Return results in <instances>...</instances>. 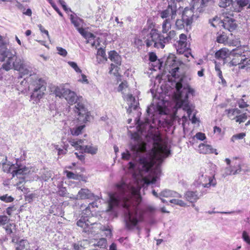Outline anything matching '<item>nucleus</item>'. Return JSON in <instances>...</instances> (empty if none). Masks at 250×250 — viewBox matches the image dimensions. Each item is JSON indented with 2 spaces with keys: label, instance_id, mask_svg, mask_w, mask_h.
Segmentation results:
<instances>
[{
  "label": "nucleus",
  "instance_id": "1",
  "mask_svg": "<svg viewBox=\"0 0 250 250\" xmlns=\"http://www.w3.org/2000/svg\"><path fill=\"white\" fill-rule=\"evenodd\" d=\"M116 187L121 197L119 199L116 197L115 193L109 194L108 210H111L114 208L118 207L121 201L123 207L126 210L125 213L126 227L128 229H133L139 221H143L144 220L143 214L140 215L139 219L137 218L136 216L138 206L141 200L139 190L125 182L117 184Z\"/></svg>",
  "mask_w": 250,
  "mask_h": 250
},
{
  "label": "nucleus",
  "instance_id": "2",
  "mask_svg": "<svg viewBox=\"0 0 250 250\" xmlns=\"http://www.w3.org/2000/svg\"><path fill=\"white\" fill-rule=\"evenodd\" d=\"M151 158L141 157L139 159V163L142 165L143 169L147 172L154 165V160L162 162L163 159L168 156L170 150L165 143L154 142L151 149Z\"/></svg>",
  "mask_w": 250,
  "mask_h": 250
},
{
  "label": "nucleus",
  "instance_id": "3",
  "mask_svg": "<svg viewBox=\"0 0 250 250\" xmlns=\"http://www.w3.org/2000/svg\"><path fill=\"white\" fill-rule=\"evenodd\" d=\"M175 36L176 32L174 30L169 31L165 36L158 29L153 28L146 36L143 37V39L147 47L153 45L155 48L164 49L166 44L169 43Z\"/></svg>",
  "mask_w": 250,
  "mask_h": 250
},
{
  "label": "nucleus",
  "instance_id": "4",
  "mask_svg": "<svg viewBox=\"0 0 250 250\" xmlns=\"http://www.w3.org/2000/svg\"><path fill=\"white\" fill-rule=\"evenodd\" d=\"M45 82L41 78L36 79L30 84L32 92L30 95V100L33 104H37L42 99L46 90Z\"/></svg>",
  "mask_w": 250,
  "mask_h": 250
},
{
  "label": "nucleus",
  "instance_id": "5",
  "mask_svg": "<svg viewBox=\"0 0 250 250\" xmlns=\"http://www.w3.org/2000/svg\"><path fill=\"white\" fill-rule=\"evenodd\" d=\"M223 16L224 17L223 20H220L217 17L214 18L210 21L211 24L215 27L216 25L214 22L217 23H222L224 28L229 31L232 32L235 30L237 27V24L236 21L233 18V12H223Z\"/></svg>",
  "mask_w": 250,
  "mask_h": 250
},
{
  "label": "nucleus",
  "instance_id": "6",
  "mask_svg": "<svg viewBox=\"0 0 250 250\" xmlns=\"http://www.w3.org/2000/svg\"><path fill=\"white\" fill-rule=\"evenodd\" d=\"M55 95L60 98H64L69 104H77L79 101L76 93L63 86H57L54 91Z\"/></svg>",
  "mask_w": 250,
  "mask_h": 250
},
{
  "label": "nucleus",
  "instance_id": "7",
  "mask_svg": "<svg viewBox=\"0 0 250 250\" xmlns=\"http://www.w3.org/2000/svg\"><path fill=\"white\" fill-rule=\"evenodd\" d=\"M195 18L194 12L189 9L185 8L183 11L182 19H177L175 22V25L178 29H183L186 27L190 28L191 24Z\"/></svg>",
  "mask_w": 250,
  "mask_h": 250
},
{
  "label": "nucleus",
  "instance_id": "8",
  "mask_svg": "<svg viewBox=\"0 0 250 250\" xmlns=\"http://www.w3.org/2000/svg\"><path fill=\"white\" fill-rule=\"evenodd\" d=\"M74 111L77 115V120L79 122L85 124L89 121L90 113L83 103L80 101L77 102L74 107Z\"/></svg>",
  "mask_w": 250,
  "mask_h": 250
},
{
  "label": "nucleus",
  "instance_id": "9",
  "mask_svg": "<svg viewBox=\"0 0 250 250\" xmlns=\"http://www.w3.org/2000/svg\"><path fill=\"white\" fill-rule=\"evenodd\" d=\"M180 63L176 60L174 55H169L166 61L165 68L167 69L171 76L175 78H178L179 75L177 74L179 70Z\"/></svg>",
  "mask_w": 250,
  "mask_h": 250
},
{
  "label": "nucleus",
  "instance_id": "10",
  "mask_svg": "<svg viewBox=\"0 0 250 250\" xmlns=\"http://www.w3.org/2000/svg\"><path fill=\"white\" fill-rule=\"evenodd\" d=\"M177 53L183 54L187 52L189 46L187 42V36L185 34H181L179 35V39L174 44Z\"/></svg>",
  "mask_w": 250,
  "mask_h": 250
},
{
  "label": "nucleus",
  "instance_id": "11",
  "mask_svg": "<svg viewBox=\"0 0 250 250\" xmlns=\"http://www.w3.org/2000/svg\"><path fill=\"white\" fill-rule=\"evenodd\" d=\"M13 68L20 71L21 75H28L30 73L29 70L26 68L23 60L18 58L15 55H14Z\"/></svg>",
  "mask_w": 250,
  "mask_h": 250
},
{
  "label": "nucleus",
  "instance_id": "12",
  "mask_svg": "<svg viewBox=\"0 0 250 250\" xmlns=\"http://www.w3.org/2000/svg\"><path fill=\"white\" fill-rule=\"evenodd\" d=\"M77 225L83 229V231L88 234L95 232V231L93 230V226L95 225V223H90L85 216H82L81 219L77 221Z\"/></svg>",
  "mask_w": 250,
  "mask_h": 250
},
{
  "label": "nucleus",
  "instance_id": "13",
  "mask_svg": "<svg viewBox=\"0 0 250 250\" xmlns=\"http://www.w3.org/2000/svg\"><path fill=\"white\" fill-rule=\"evenodd\" d=\"M237 158L234 159L232 160V163L234 164V166H230V160L229 158H226L225 159V162H226L227 165L230 166L229 168L228 169L229 172H228V173L229 175H235L241 171V163L239 161L238 162H237Z\"/></svg>",
  "mask_w": 250,
  "mask_h": 250
},
{
  "label": "nucleus",
  "instance_id": "14",
  "mask_svg": "<svg viewBox=\"0 0 250 250\" xmlns=\"http://www.w3.org/2000/svg\"><path fill=\"white\" fill-rule=\"evenodd\" d=\"M250 48L248 45H243L237 47L232 50V54H234L237 58H246L249 56Z\"/></svg>",
  "mask_w": 250,
  "mask_h": 250
},
{
  "label": "nucleus",
  "instance_id": "15",
  "mask_svg": "<svg viewBox=\"0 0 250 250\" xmlns=\"http://www.w3.org/2000/svg\"><path fill=\"white\" fill-rule=\"evenodd\" d=\"M198 150L200 153L204 154L212 153L218 154L216 149L213 148L211 145L204 143H201L199 145Z\"/></svg>",
  "mask_w": 250,
  "mask_h": 250
},
{
  "label": "nucleus",
  "instance_id": "16",
  "mask_svg": "<svg viewBox=\"0 0 250 250\" xmlns=\"http://www.w3.org/2000/svg\"><path fill=\"white\" fill-rule=\"evenodd\" d=\"M235 1L234 0H220L218 2V5L220 7L227 8L230 7L231 12H239V9L235 7Z\"/></svg>",
  "mask_w": 250,
  "mask_h": 250
},
{
  "label": "nucleus",
  "instance_id": "17",
  "mask_svg": "<svg viewBox=\"0 0 250 250\" xmlns=\"http://www.w3.org/2000/svg\"><path fill=\"white\" fill-rule=\"evenodd\" d=\"M233 58H232L230 63L232 65L236 66L240 64H250V59L249 58H237L234 54H231Z\"/></svg>",
  "mask_w": 250,
  "mask_h": 250
},
{
  "label": "nucleus",
  "instance_id": "18",
  "mask_svg": "<svg viewBox=\"0 0 250 250\" xmlns=\"http://www.w3.org/2000/svg\"><path fill=\"white\" fill-rule=\"evenodd\" d=\"M77 196V199H93L94 197V194L87 188H81L78 192Z\"/></svg>",
  "mask_w": 250,
  "mask_h": 250
},
{
  "label": "nucleus",
  "instance_id": "19",
  "mask_svg": "<svg viewBox=\"0 0 250 250\" xmlns=\"http://www.w3.org/2000/svg\"><path fill=\"white\" fill-rule=\"evenodd\" d=\"M186 200L190 203H194L199 199L198 193L197 191H187L184 194Z\"/></svg>",
  "mask_w": 250,
  "mask_h": 250
},
{
  "label": "nucleus",
  "instance_id": "20",
  "mask_svg": "<svg viewBox=\"0 0 250 250\" xmlns=\"http://www.w3.org/2000/svg\"><path fill=\"white\" fill-rule=\"evenodd\" d=\"M232 54V51H230L226 48H223L215 53V57L218 60L225 61Z\"/></svg>",
  "mask_w": 250,
  "mask_h": 250
},
{
  "label": "nucleus",
  "instance_id": "21",
  "mask_svg": "<svg viewBox=\"0 0 250 250\" xmlns=\"http://www.w3.org/2000/svg\"><path fill=\"white\" fill-rule=\"evenodd\" d=\"M96 61L98 63L101 64L106 62L107 60L105 50L104 48L100 47L98 49L96 54Z\"/></svg>",
  "mask_w": 250,
  "mask_h": 250
},
{
  "label": "nucleus",
  "instance_id": "22",
  "mask_svg": "<svg viewBox=\"0 0 250 250\" xmlns=\"http://www.w3.org/2000/svg\"><path fill=\"white\" fill-rule=\"evenodd\" d=\"M108 58L114 62L116 65H121L122 62L121 57L115 50H112L108 52Z\"/></svg>",
  "mask_w": 250,
  "mask_h": 250
},
{
  "label": "nucleus",
  "instance_id": "23",
  "mask_svg": "<svg viewBox=\"0 0 250 250\" xmlns=\"http://www.w3.org/2000/svg\"><path fill=\"white\" fill-rule=\"evenodd\" d=\"M14 61V55L7 57V59L2 64L0 70L3 69L6 71H8L13 68V61Z\"/></svg>",
  "mask_w": 250,
  "mask_h": 250
},
{
  "label": "nucleus",
  "instance_id": "24",
  "mask_svg": "<svg viewBox=\"0 0 250 250\" xmlns=\"http://www.w3.org/2000/svg\"><path fill=\"white\" fill-rule=\"evenodd\" d=\"M79 32L85 39L87 40L86 43H89L91 40H94L95 36L92 33L89 32L85 30L83 27H80L77 29Z\"/></svg>",
  "mask_w": 250,
  "mask_h": 250
},
{
  "label": "nucleus",
  "instance_id": "25",
  "mask_svg": "<svg viewBox=\"0 0 250 250\" xmlns=\"http://www.w3.org/2000/svg\"><path fill=\"white\" fill-rule=\"evenodd\" d=\"M225 113L230 119L233 120L235 119L237 114L241 113V111L238 108H231L225 110Z\"/></svg>",
  "mask_w": 250,
  "mask_h": 250
},
{
  "label": "nucleus",
  "instance_id": "26",
  "mask_svg": "<svg viewBox=\"0 0 250 250\" xmlns=\"http://www.w3.org/2000/svg\"><path fill=\"white\" fill-rule=\"evenodd\" d=\"M119 65H115L113 63H111L109 68V73L110 74H113L114 76L119 79L121 81V75L119 73L120 68L119 67Z\"/></svg>",
  "mask_w": 250,
  "mask_h": 250
},
{
  "label": "nucleus",
  "instance_id": "27",
  "mask_svg": "<svg viewBox=\"0 0 250 250\" xmlns=\"http://www.w3.org/2000/svg\"><path fill=\"white\" fill-rule=\"evenodd\" d=\"M131 150L136 153H144L146 151V144L144 142L132 146Z\"/></svg>",
  "mask_w": 250,
  "mask_h": 250
},
{
  "label": "nucleus",
  "instance_id": "28",
  "mask_svg": "<svg viewBox=\"0 0 250 250\" xmlns=\"http://www.w3.org/2000/svg\"><path fill=\"white\" fill-rule=\"evenodd\" d=\"M68 142L72 146L74 147L76 150H80L81 151V149L83 148V146L81 145L83 143V140L82 139L76 140L73 139H68Z\"/></svg>",
  "mask_w": 250,
  "mask_h": 250
},
{
  "label": "nucleus",
  "instance_id": "29",
  "mask_svg": "<svg viewBox=\"0 0 250 250\" xmlns=\"http://www.w3.org/2000/svg\"><path fill=\"white\" fill-rule=\"evenodd\" d=\"M160 195L163 197H178V198H181L182 195L171 190H164L162 191Z\"/></svg>",
  "mask_w": 250,
  "mask_h": 250
},
{
  "label": "nucleus",
  "instance_id": "30",
  "mask_svg": "<svg viewBox=\"0 0 250 250\" xmlns=\"http://www.w3.org/2000/svg\"><path fill=\"white\" fill-rule=\"evenodd\" d=\"M98 150V148L96 146H83V148L81 149V151L82 153H90L91 154H95Z\"/></svg>",
  "mask_w": 250,
  "mask_h": 250
},
{
  "label": "nucleus",
  "instance_id": "31",
  "mask_svg": "<svg viewBox=\"0 0 250 250\" xmlns=\"http://www.w3.org/2000/svg\"><path fill=\"white\" fill-rule=\"evenodd\" d=\"M85 127V125H83L75 127L70 128L69 129L70 132L72 135L77 136L82 133L83 130Z\"/></svg>",
  "mask_w": 250,
  "mask_h": 250
},
{
  "label": "nucleus",
  "instance_id": "32",
  "mask_svg": "<svg viewBox=\"0 0 250 250\" xmlns=\"http://www.w3.org/2000/svg\"><path fill=\"white\" fill-rule=\"evenodd\" d=\"M168 9V16L170 17L171 20L175 18L177 15V6L176 4H168L167 8Z\"/></svg>",
  "mask_w": 250,
  "mask_h": 250
},
{
  "label": "nucleus",
  "instance_id": "33",
  "mask_svg": "<svg viewBox=\"0 0 250 250\" xmlns=\"http://www.w3.org/2000/svg\"><path fill=\"white\" fill-rule=\"evenodd\" d=\"M228 40L227 35L223 32L222 33L219 34L216 38V42L219 43L226 44Z\"/></svg>",
  "mask_w": 250,
  "mask_h": 250
},
{
  "label": "nucleus",
  "instance_id": "34",
  "mask_svg": "<svg viewBox=\"0 0 250 250\" xmlns=\"http://www.w3.org/2000/svg\"><path fill=\"white\" fill-rule=\"evenodd\" d=\"M171 28L169 19H166L162 23V31L163 34L167 33Z\"/></svg>",
  "mask_w": 250,
  "mask_h": 250
},
{
  "label": "nucleus",
  "instance_id": "35",
  "mask_svg": "<svg viewBox=\"0 0 250 250\" xmlns=\"http://www.w3.org/2000/svg\"><path fill=\"white\" fill-rule=\"evenodd\" d=\"M248 118V115L247 113H243L242 114H237L235 121L237 123L241 124L245 122Z\"/></svg>",
  "mask_w": 250,
  "mask_h": 250
},
{
  "label": "nucleus",
  "instance_id": "36",
  "mask_svg": "<svg viewBox=\"0 0 250 250\" xmlns=\"http://www.w3.org/2000/svg\"><path fill=\"white\" fill-rule=\"evenodd\" d=\"M234 1H235L234 6L239 9V11L242 7L246 6L248 4V0H234Z\"/></svg>",
  "mask_w": 250,
  "mask_h": 250
},
{
  "label": "nucleus",
  "instance_id": "37",
  "mask_svg": "<svg viewBox=\"0 0 250 250\" xmlns=\"http://www.w3.org/2000/svg\"><path fill=\"white\" fill-rule=\"evenodd\" d=\"M128 88V83L126 81H124L119 85L118 91L121 92L122 94H125V92Z\"/></svg>",
  "mask_w": 250,
  "mask_h": 250
},
{
  "label": "nucleus",
  "instance_id": "38",
  "mask_svg": "<svg viewBox=\"0 0 250 250\" xmlns=\"http://www.w3.org/2000/svg\"><path fill=\"white\" fill-rule=\"evenodd\" d=\"M208 181V183H205L204 184V187H209L210 186H215L216 185V181L214 179V176H208V180H204L203 181L206 182Z\"/></svg>",
  "mask_w": 250,
  "mask_h": 250
},
{
  "label": "nucleus",
  "instance_id": "39",
  "mask_svg": "<svg viewBox=\"0 0 250 250\" xmlns=\"http://www.w3.org/2000/svg\"><path fill=\"white\" fill-rule=\"evenodd\" d=\"M70 20L71 23L73 24L77 29L81 27V20L79 18L72 16Z\"/></svg>",
  "mask_w": 250,
  "mask_h": 250
},
{
  "label": "nucleus",
  "instance_id": "40",
  "mask_svg": "<svg viewBox=\"0 0 250 250\" xmlns=\"http://www.w3.org/2000/svg\"><path fill=\"white\" fill-rule=\"evenodd\" d=\"M182 93H180L178 96V99H179L180 101L177 103V104H179V106L180 107H181V106L184 105L185 104H187V102L188 101V93L186 94L184 100H182Z\"/></svg>",
  "mask_w": 250,
  "mask_h": 250
},
{
  "label": "nucleus",
  "instance_id": "41",
  "mask_svg": "<svg viewBox=\"0 0 250 250\" xmlns=\"http://www.w3.org/2000/svg\"><path fill=\"white\" fill-rule=\"evenodd\" d=\"M0 200L2 201L5 202V203H11L14 201V199L11 196H8L7 194H5L2 196H0Z\"/></svg>",
  "mask_w": 250,
  "mask_h": 250
},
{
  "label": "nucleus",
  "instance_id": "42",
  "mask_svg": "<svg viewBox=\"0 0 250 250\" xmlns=\"http://www.w3.org/2000/svg\"><path fill=\"white\" fill-rule=\"evenodd\" d=\"M92 211L91 210L90 206H88L85 209H84L82 212V216H85V218H87L92 215Z\"/></svg>",
  "mask_w": 250,
  "mask_h": 250
},
{
  "label": "nucleus",
  "instance_id": "43",
  "mask_svg": "<svg viewBox=\"0 0 250 250\" xmlns=\"http://www.w3.org/2000/svg\"><path fill=\"white\" fill-rule=\"evenodd\" d=\"M10 219L6 215H0V225L4 226L7 224Z\"/></svg>",
  "mask_w": 250,
  "mask_h": 250
},
{
  "label": "nucleus",
  "instance_id": "44",
  "mask_svg": "<svg viewBox=\"0 0 250 250\" xmlns=\"http://www.w3.org/2000/svg\"><path fill=\"white\" fill-rule=\"evenodd\" d=\"M25 240H21L17 243V246L16 248V250H24L25 248Z\"/></svg>",
  "mask_w": 250,
  "mask_h": 250
},
{
  "label": "nucleus",
  "instance_id": "45",
  "mask_svg": "<svg viewBox=\"0 0 250 250\" xmlns=\"http://www.w3.org/2000/svg\"><path fill=\"white\" fill-rule=\"evenodd\" d=\"M124 98L125 99V100L128 104L131 105L135 102V98L131 94H127L126 96H125V97Z\"/></svg>",
  "mask_w": 250,
  "mask_h": 250
},
{
  "label": "nucleus",
  "instance_id": "46",
  "mask_svg": "<svg viewBox=\"0 0 250 250\" xmlns=\"http://www.w3.org/2000/svg\"><path fill=\"white\" fill-rule=\"evenodd\" d=\"M26 170V168H18L12 172V176L14 177L20 174H23Z\"/></svg>",
  "mask_w": 250,
  "mask_h": 250
},
{
  "label": "nucleus",
  "instance_id": "47",
  "mask_svg": "<svg viewBox=\"0 0 250 250\" xmlns=\"http://www.w3.org/2000/svg\"><path fill=\"white\" fill-rule=\"evenodd\" d=\"M68 63L72 68H73L75 70V71L76 72L79 73H82L81 69L78 67V66L77 65V63L75 62L70 61L68 62Z\"/></svg>",
  "mask_w": 250,
  "mask_h": 250
},
{
  "label": "nucleus",
  "instance_id": "48",
  "mask_svg": "<svg viewBox=\"0 0 250 250\" xmlns=\"http://www.w3.org/2000/svg\"><path fill=\"white\" fill-rule=\"evenodd\" d=\"M64 173L66 174V177L68 179H77L78 177V175L74 174L72 172L65 170L64 171Z\"/></svg>",
  "mask_w": 250,
  "mask_h": 250
},
{
  "label": "nucleus",
  "instance_id": "49",
  "mask_svg": "<svg viewBox=\"0 0 250 250\" xmlns=\"http://www.w3.org/2000/svg\"><path fill=\"white\" fill-rule=\"evenodd\" d=\"M237 103L240 108L248 107L249 105L243 99H240L237 101Z\"/></svg>",
  "mask_w": 250,
  "mask_h": 250
},
{
  "label": "nucleus",
  "instance_id": "50",
  "mask_svg": "<svg viewBox=\"0 0 250 250\" xmlns=\"http://www.w3.org/2000/svg\"><path fill=\"white\" fill-rule=\"evenodd\" d=\"M107 243L106 239L104 238H100L97 242L96 246L98 247H105Z\"/></svg>",
  "mask_w": 250,
  "mask_h": 250
},
{
  "label": "nucleus",
  "instance_id": "51",
  "mask_svg": "<svg viewBox=\"0 0 250 250\" xmlns=\"http://www.w3.org/2000/svg\"><path fill=\"white\" fill-rule=\"evenodd\" d=\"M13 225L14 226V227H16V225L15 224L10 223L8 224L5 227H4V229L7 234H11L13 233V230L11 228Z\"/></svg>",
  "mask_w": 250,
  "mask_h": 250
},
{
  "label": "nucleus",
  "instance_id": "52",
  "mask_svg": "<svg viewBox=\"0 0 250 250\" xmlns=\"http://www.w3.org/2000/svg\"><path fill=\"white\" fill-rule=\"evenodd\" d=\"M16 209H17V208L15 207V206H10V207H8L6 209V212L7 214L8 215H9V216H10L12 215L13 212L14 211H15V210H16Z\"/></svg>",
  "mask_w": 250,
  "mask_h": 250
},
{
  "label": "nucleus",
  "instance_id": "53",
  "mask_svg": "<svg viewBox=\"0 0 250 250\" xmlns=\"http://www.w3.org/2000/svg\"><path fill=\"white\" fill-rule=\"evenodd\" d=\"M242 238L244 241H245L249 245H250V237L246 231H244L243 232Z\"/></svg>",
  "mask_w": 250,
  "mask_h": 250
},
{
  "label": "nucleus",
  "instance_id": "54",
  "mask_svg": "<svg viewBox=\"0 0 250 250\" xmlns=\"http://www.w3.org/2000/svg\"><path fill=\"white\" fill-rule=\"evenodd\" d=\"M57 50L58 51V54L63 57L66 56L67 54V52L65 49H63L61 47H57Z\"/></svg>",
  "mask_w": 250,
  "mask_h": 250
},
{
  "label": "nucleus",
  "instance_id": "55",
  "mask_svg": "<svg viewBox=\"0 0 250 250\" xmlns=\"http://www.w3.org/2000/svg\"><path fill=\"white\" fill-rule=\"evenodd\" d=\"M196 138L199 140L204 141L206 139V136L205 133L202 132H198L195 135Z\"/></svg>",
  "mask_w": 250,
  "mask_h": 250
},
{
  "label": "nucleus",
  "instance_id": "56",
  "mask_svg": "<svg viewBox=\"0 0 250 250\" xmlns=\"http://www.w3.org/2000/svg\"><path fill=\"white\" fill-rule=\"evenodd\" d=\"M9 52L3 51L0 53V62H3L8 56Z\"/></svg>",
  "mask_w": 250,
  "mask_h": 250
},
{
  "label": "nucleus",
  "instance_id": "57",
  "mask_svg": "<svg viewBox=\"0 0 250 250\" xmlns=\"http://www.w3.org/2000/svg\"><path fill=\"white\" fill-rule=\"evenodd\" d=\"M157 59V56L154 52L149 53V60L151 62H155Z\"/></svg>",
  "mask_w": 250,
  "mask_h": 250
},
{
  "label": "nucleus",
  "instance_id": "58",
  "mask_svg": "<svg viewBox=\"0 0 250 250\" xmlns=\"http://www.w3.org/2000/svg\"><path fill=\"white\" fill-rule=\"evenodd\" d=\"M168 9H165L160 12V16L162 19H166L168 17Z\"/></svg>",
  "mask_w": 250,
  "mask_h": 250
},
{
  "label": "nucleus",
  "instance_id": "59",
  "mask_svg": "<svg viewBox=\"0 0 250 250\" xmlns=\"http://www.w3.org/2000/svg\"><path fill=\"white\" fill-rule=\"evenodd\" d=\"M7 161V157L5 155L0 154V165H4Z\"/></svg>",
  "mask_w": 250,
  "mask_h": 250
},
{
  "label": "nucleus",
  "instance_id": "60",
  "mask_svg": "<svg viewBox=\"0 0 250 250\" xmlns=\"http://www.w3.org/2000/svg\"><path fill=\"white\" fill-rule=\"evenodd\" d=\"M210 1H213L214 2V0H201V8H204L206 6H207L208 3Z\"/></svg>",
  "mask_w": 250,
  "mask_h": 250
},
{
  "label": "nucleus",
  "instance_id": "61",
  "mask_svg": "<svg viewBox=\"0 0 250 250\" xmlns=\"http://www.w3.org/2000/svg\"><path fill=\"white\" fill-rule=\"evenodd\" d=\"M38 27L42 33L46 34L47 37H49L48 31L47 30L45 29L44 28L41 24L39 25Z\"/></svg>",
  "mask_w": 250,
  "mask_h": 250
},
{
  "label": "nucleus",
  "instance_id": "62",
  "mask_svg": "<svg viewBox=\"0 0 250 250\" xmlns=\"http://www.w3.org/2000/svg\"><path fill=\"white\" fill-rule=\"evenodd\" d=\"M122 157L123 159L128 160L130 158V154L128 151H127L126 153L124 152L122 154Z\"/></svg>",
  "mask_w": 250,
  "mask_h": 250
},
{
  "label": "nucleus",
  "instance_id": "63",
  "mask_svg": "<svg viewBox=\"0 0 250 250\" xmlns=\"http://www.w3.org/2000/svg\"><path fill=\"white\" fill-rule=\"evenodd\" d=\"M56 149L58 150V154L59 155H64V154H65L66 153V149H65V150H63V149L60 148H58V146L57 145L55 147Z\"/></svg>",
  "mask_w": 250,
  "mask_h": 250
},
{
  "label": "nucleus",
  "instance_id": "64",
  "mask_svg": "<svg viewBox=\"0 0 250 250\" xmlns=\"http://www.w3.org/2000/svg\"><path fill=\"white\" fill-rule=\"evenodd\" d=\"M229 44L230 45H232L233 46H236L237 45H239L240 44V41L237 39L236 40H233L231 42H229Z\"/></svg>",
  "mask_w": 250,
  "mask_h": 250
}]
</instances>
